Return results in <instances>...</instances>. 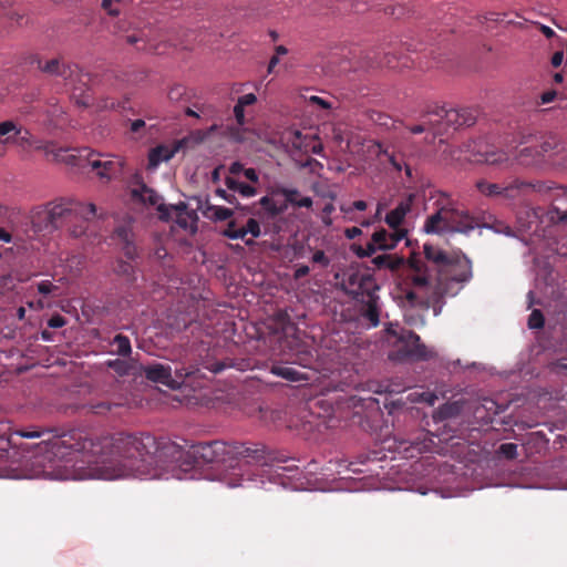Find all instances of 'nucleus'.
I'll return each instance as SVG.
<instances>
[{"mask_svg":"<svg viewBox=\"0 0 567 567\" xmlns=\"http://www.w3.org/2000/svg\"><path fill=\"white\" fill-rule=\"evenodd\" d=\"M53 446L60 461L96 465L106 478L159 477L169 468L166 457L177 452L174 445H161L148 433L93 436L78 429L63 432Z\"/></svg>","mask_w":567,"mask_h":567,"instance_id":"nucleus-1","label":"nucleus"},{"mask_svg":"<svg viewBox=\"0 0 567 567\" xmlns=\"http://www.w3.org/2000/svg\"><path fill=\"white\" fill-rule=\"evenodd\" d=\"M472 278V262L462 252H447L425 243L423 255L413 251L406 259L404 281L411 287L441 297L447 291V282H466Z\"/></svg>","mask_w":567,"mask_h":567,"instance_id":"nucleus-2","label":"nucleus"},{"mask_svg":"<svg viewBox=\"0 0 567 567\" xmlns=\"http://www.w3.org/2000/svg\"><path fill=\"white\" fill-rule=\"evenodd\" d=\"M189 453L197 464H215L221 468H236L243 460L261 466L286 462L285 457L259 442H202L193 445Z\"/></svg>","mask_w":567,"mask_h":567,"instance_id":"nucleus-3","label":"nucleus"},{"mask_svg":"<svg viewBox=\"0 0 567 567\" xmlns=\"http://www.w3.org/2000/svg\"><path fill=\"white\" fill-rule=\"evenodd\" d=\"M54 230L65 228L73 238H91L95 231L91 221L96 215V206L74 198L61 197L48 203Z\"/></svg>","mask_w":567,"mask_h":567,"instance_id":"nucleus-4","label":"nucleus"},{"mask_svg":"<svg viewBox=\"0 0 567 567\" xmlns=\"http://www.w3.org/2000/svg\"><path fill=\"white\" fill-rule=\"evenodd\" d=\"M436 210L424 223L427 234L461 233L470 234L481 226L480 220L461 209L447 194L442 193L435 202Z\"/></svg>","mask_w":567,"mask_h":567,"instance_id":"nucleus-5","label":"nucleus"},{"mask_svg":"<svg viewBox=\"0 0 567 567\" xmlns=\"http://www.w3.org/2000/svg\"><path fill=\"white\" fill-rule=\"evenodd\" d=\"M341 289L347 296L360 303V315L371 327H378L380 323V289L372 275L367 272L353 271L343 279Z\"/></svg>","mask_w":567,"mask_h":567,"instance_id":"nucleus-6","label":"nucleus"},{"mask_svg":"<svg viewBox=\"0 0 567 567\" xmlns=\"http://www.w3.org/2000/svg\"><path fill=\"white\" fill-rule=\"evenodd\" d=\"M9 424L7 422H0V477L11 476V472L13 471L9 462L8 447L14 443V436L23 439H42L37 447L49 453V458L59 460L54 453L55 449L53 446V442L58 436L63 434L60 429L29 426L27 429L16 430L11 435H9Z\"/></svg>","mask_w":567,"mask_h":567,"instance_id":"nucleus-7","label":"nucleus"},{"mask_svg":"<svg viewBox=\"0 0 567 567\" xmlns=\"http://www.w3.org/2000/svg\"><path fill=\"white\" fill-rule=\"evenodd\" d=\"M44 151L47 154H53L56 159L61 158L70 165L82 168L90 166L92 169L97 172V175L101 178L111 179L122 173L123 162L120 158H111V156L107 155L106 159L102 161L100 158L101 155L96 154L89 147L74 148L71 154L62 155V153H66L68 150H55L54 144H48L44 146Z\"/></svg>","mask_w":567,"mask_h":567,"instance_id":"nucleus-8","label":"nucleus"},{"mask_svg":"<svg viewBox=\"0 0 567 567\" xmlns=\"http://www.w3.org/2000/svg\"><path fill=\"white\" fill-rule=\"evenodd\" d=\"M141 371L148 381L161 383L173 390L181 388L195 372L187 368H176L173 375L172 367L163 363L141 365Z\"/></svg>","mask_w":567,"mask_h":567,"instance_id":"nucleus-9","label":"nucleus"},{"mask_svg":"<svg viewBox=\"0 0 567 567\" xmlns=\"http://www.w3.org/2000/svg\"><path fill=\"white\" fill-rule=\"evenodd\" d=\"M27 63L37 65V68L49 75L60 76L69 84H75L76 82L85 83L83 78H87V74H83L78 64L64 63L61 59H51L43 62L39 54H30L27 58Z\"/></svg>","mask_w":567,"mask_h":567,"instance_id":"nucleus-10","label":"nucleus"},{"mask_svg":"<svg viewBox=\"0 0 567 567\" xmlns=\"http://www.w3.org/2000/svg\"><path fill=\"white\" fill-rule=\"evenodd\" d=\"M424 116L429 117L433 136L443 135L449 128H460L457 109L446 110L444 106L430 104L424 110Z\"/></svg>","mask_w":567,"mask_h":567,"instance_id":"nucleus-11","label":"nucleus"},{"mask_svg":"<svg viewBox=\"0 0 567 567\" xmlns=\"http://www.w3.org/2000/svg\"><path fill=\"white\" fill-rule=\"evenodd\" d=\"M475 186L476 189L486 197H503L507 199H514L519 195L525 194L529 189L535 188L534 184L518 178L514 179L513 182L504 186L495 183H489L485 179H480L476 182Z\"/></svg>","mask_w":567,"mask_h":567,"instance_id":"nucleus-12","label":"nucleus"},{"mask_svg":"<svg viewBox=\"0 0 567 567\" xmlns=\"http://www.w3.org/2000/svg\"><path fill=\"white\" fill-rule=\"evenodd\" d=\"M400 341L402 344L395 353L390 354L391 359L429 360L434 355V352L427 349L426 346L421 342L420 336L413 331H403Z\"/></svg>","mask_w":567,"mask_h":567,"instance_id":"nucleus-13","label":"nucleus"},{"mask_svg":"<svg viewBox=\"0 0 567 567\" xmlns=\"http://www.w3.org/2000/svg\"><path fill=\"white\" fill-rule=\"evenodd\" d=\"M464 146L466 147L467 153V155L464 156V159L472 163L502 165L508 161V155L504 151L491 148L482 141H473Z\"/></svg>","mask_w":567,"mask_h":567,"instance_id":"nucleus-14","label":"nucleus"},{"mask_svg":"<svg viewBox=\"0 0 567 567\" xmlns=\"http://www.w3.org/2000/svg\"><path fill=\"white\" fill-rule=\"evenodd\" d=\"M187 145V138L175 141L172 145L159 144L148 152V169H156L163 162L171 161L181 148Z\"/></svg>","mask_w":567,"mask_h":567,"instance_id":"nucleus-15","label":"nucleus"},{"mask_svg":"<svg viewBox=\"0 0 567 567\" xmlns=\"http://www.w3.org/2000/svg\"><path fill=\"white\" fill-rule=\"evenodd\" d=\"M551 223L567 224V187L559 186L555 189L553 204L547 212Z\"/></svg>","mask_w":567,"mask_h":567,"instance_id":"nucleus-16","label":"nucleus"},{"mask_svg":"<svg viewBox=\"0 0 567 567\" xmlns=\"http://www.w3.org/2000/svg\"><path fill=\"white\" fill-rule=\"evenodd\" d=\"M132 197L143 204L156 206L159 213H165L166 207L162 203V197L154 189L150 188L146 184L140 183L131 190Z\"/></svg>","mask_w":567,"mask_h":567,"instance_id":"nucleus-17","label":"nucleus"},{"mask_svg":"<svg viewBox=\"0 0 567 567\" xmlns=\"http://www.w3.org/2000/svg\"><path fill=\"white\" fill-rule=\"evenodd\" d=\"M31 227L34 233H52L54 230L49 205L37 207L30 216Z\"/></svg>","mask_w":567,"mask_h":567,"instance_id":"nucleus-18","label":"nucleus"},{"mask_svg":"<svg viewBox=\"0 0 567 567\" xmlns=\"http://www.w3.org/2000/svg\"><path fill=\"white\" fill-rule=\"evenodd\" d=\"M405 235V230L388 233L385 229H379L373 233L371 238L380 250H390L395 248Z\"/></svg>","mask_w":567,"mask_h":567,"instance_id":"nucleus-19","label":"nucleus"},{"mask_svg":"<svg viewBox=\"0 0 567 567\" xmlns=\"http://www.w3.org/2000/svg\"><path fill=\"white\" fill-rule=\"evenodd\" d=\"M371 264L375 269H389L391 271H395L402 268V276L404 277V267L406 266V260L403 257L392 254H381L372 257Z\"/></svg>","mask_w":567,"mask_h":567,"instance_id":"nucleus-20","label":"nucleus"},{"mask_svg":"<svg viewBox=\"0 0 567 567\" xmlns=\"http://www.w3.org/2000/svg\"><path fill=\"white\" fill-rule=\"evenodd\" d=\"M462 409V403L457 401L444 403L433 413V419L437 423L457 417L461 414Z\"/></svg>","mask_w":567,"mask_h":567,"instance_id":"nucleus-21","label":"nucleus"},{"mask_svg":"<svg viewBox=\"0 0 567 567\" xmlns=\"http://www.w3.org/2000/svg\"><path fill=\"white\" fill-rule=\"evenodd\" d=\"M126 404V400L120 401H97L90 402L84 408L87 409L90 413L96 415H107L116 408H122Z\"/></svg>","mask_w":567,"mask_h":567,"instance_id":"nucleus-22","label":"nucleus"},{"mask_svg":"<svg viewBox=\"0 0 567 567\" xmlns=\"http://www.w3.org/2000/svg\"><path fill=\"white\" fill-rule=\"evenodd\" d=\"M515 159L523 166L536 165L542 161V152L536 146L523 147L517 153Z\"/></svg>","mask_w":567,"mask_h":567,"instance_id":"nucleus-23","label":"nucleus"},{"mask_svg":"<svg viewBox=\"0 0 567 567\" xmlns=\"http://www.w3.org/2000/svg\"><path fill=\"white\" fill-rule=\"evenodd\" d=\"M20 133V125L16 122L8 120L0 122V142L6 146L13 144L16 135Z\"/></svg>","mask_w":567,"mask_h":567,"instance_id":"nucleus-24","label":"nucleus"},{"mask_svg":"<svg viewBox=\"0 0 567 567\" xmlns=\"http://www.w3.org/2000/svg\"><path fill=\"white\" fill-rule=\"evenodd\" d=\"M271 373L292 382L308 380V378L303 373L288 365L274 364L271 367Z\"/></svg>","mask_w":567,"mask_h":567,"instance_id":"nucleus-25","label":"nucleus"},{"mask_svg":"<svg viewBox=\"0 0 567 567\" xmlns=\"http://www.w3.org/2000/svg\"><path fill=\"white\" fill-rule=\"evenodd\" d=\"M116 236L123 243L122 250H123L125 257L131 260L135 259L137 257V249H136V246L131 240L130 231L124 227H120L116 229Z\"/></svg>","mask_w":567,"mask_h":567,"instance_id":"nucleus-26","label":"nucleus"},{"mask_svg":"<svg viewBox=\"0 0 567 567\" xmlns=\"http://www.w3.org/2000/svg\"><path fill=\"white\" fill-rule=\"evenodd\" d=\"M281 193L286 200L295 207L310 208L312 206V199L308 196L301 197L298 189L284 188Z\"/></svg>","mask_w":567,"mask_h":567,"instance_id":"nucleus-27","label":"nucleus"},{"mask_svg":"<svg viewBox=\"0 0 567 567\" xmlns=\"http://www.w3.org/2000/svg\"><path fill=\"white\" fill-rule=\"evenodd\" d=\"M225 184L228 189L239 193L244 197H251L256 194V188L254 186L239 182L230 176L225 178Z\"/></svg>","mask_w":567,"mask_h":567,"instance_id":"nucleus-28","label":"nucleus"},{"mask_svg":"<svg viewBox=\"0 0 567 567\" xmlns=\"http://www.w3.org/2000/svg\"><path fill=\"white\" fill-rule=\"evenodd\" d=\"M204 215L215 221H224L230 219L234 212L227 207L208 205Z\"/></svg>","mask_w":567,"mask_h":567,"instance_id":"nucleus-29","label":"nucleus"},{"mask_svg":"<svg viewBox=\"0 0 567 567\" xmlns=\"http://www.w3.org/2000/svg\"><path fill=\"white\" fill-rule=\"evenodd\" d=\"M221 234L229 239H241L247 246L255 244L252 239H245V231H241V227L237 226V221L235 219H230L228 221L227 227L223 230Z\"/></svg>","mask_w":567,"mask_h":567,"instance_id":"nucleus-30","label":"nucleus"},{"mask_svg":"<svg viewBox=\"0 0 567 567\" xmlns=\"http://www.w3.org/2000/svg\"><path fill=\"white\" fill-rule=\"evenodd\" d=\"M111 346L115 347L113 352L117 355L128 357L132 353L131 341L128 337L122 333H118L113 338Z\"/></svg>","mask_w":567,"mask_h":567,"instance_id":"nucleus-31","label":"nucleus"},{"mask_svg":"<svg viewBox=\"0 0 567 567\" xmlns=\"http://www.w3.org/2000/svg\"><path fill=\"white\" fill-rule=\"evenodd\" d=\"M113 270L117 276L123 277L127 282L133 284L136 280L135 268L127 261L117 260Z\"/></svg>","mask_w":567,"mask_h":567,"instance_id":"nucleus-32","label":"nucleus"},{"mask_svg":"<svg viewBox=\"0 0 567 567\" xmlns=\"http://www.w3.org/2000/svg\"><path fill=\"white\" fill-rule=\"evenodd\" d=\"M126 41L130 44H136L137 42L143 41L144 42V47L142 48V50L147 51V52H153V53H156V54L163 53V51L159 49V44H155L151 40L146 41L144 39V35L140 37V35H136V34H131V35L126 37Z\"/></svg>","mask_w":567,"mask_h":567,"instance_id":"nucleus-33","label":"nucleus"},{"mask_svg":"<svg viewBox=\"0 0 567 567\" xmlns=\"http://www.w3.org/2000/svg\"><path fill=\"white\" fill-rule=\"evenodd\" d=\"M458 112V121H460V127L463 126H472L476 122L477 113L475 110L471 107H462L457 109Z\"/></svg>","mask_w":567,"mask_h":567,"instance_id":"nucleus-34","label":"nucleus"},{"mask_svg":"<svg viewBox=\"0 0 567 567\" xmlns=\"http://www.w3.org/2000/svg\"><path fill=\"white\" fill-rule=\"evenodd\" d=\"M261 208L271 217L278 216L284 212V207L278 206L277 203L269 196H264L259 199Z\"/></svg>","mask_w":567,"mask_h":567,"instance_id":"nucleus-35","label":"nucleus"},{"mask_svg":"<svg viewBox=\"0 0 567 567\" xmlns=\"http://www.w3.org/2000/svg\"><path fill=\"white\" fill-rule=\"evenodd\" d=\"M107 367L115 371L118 375H127L131 372L132 365L121 359L110 360L107 361Z\"/></svg>","mask_w":567,"mask_h":567,"instance_id":"nucleus-36","label":"nucleus"},{"mask_svg":"<svg viewBox=\"0 0 567 567\" xmlns=\"http://www.w3.org/2000/svg\"><path fill=\"white\" fill-rule=\"evenodd\" d=\"M241 231H245V237L250 234L251 239L258 238L261 235V228L259 221L255 218H249L245 226L241 227Z\"/></svg>","mask_w":567,"mask_h":567,"instance_id":"nucleus-37","label":"nucleus"},{"mask_svg":"<svg viewBox=\"0 0 567 567\" xmlns=\"http://www.w3.org/2000/svg\"><path fill=\"white\" fill-rule=\"evenodd\" d=\"M559 145V142L556 136L551 135L545 138L540 145H538L539 152H542V158L545 154L555 151Z\"/></svg>","mask_w":567,"mask_h":567,"instance_id":"nucleus-38","label":"nucleus"},{"mask_svg":"<svg viewBox=\"0 0 567 567\" xmlns=\"http://www.w3.org/2000/svg\"><path fill=\"white\" fill-rule=\"evenodd\" d=\"M378 246L371 239L369 243L365 244V246H359L354 252L358 257L364 258V257H372L377 250Z\"/></svg>","mask_w":567,"mask_h":567,"instance_id":"nucleus-39","label":"nucleus"},{"mask_svg":"<svg viewBox=\"0 0 567 567\" xmlns=\"http://www.w3.org/2000/svg\"><path fill=\"white\" fill-rule=\"evenodd\" d=\"M545 319L540 310L534 309L528 318L529 329H542L544 327Z\"/></svg>","mask_w":567,"mask_h":567,"instance_id":"nucleus-40","label":"nucleus"},{"mask_svg":"<svg viewBox=\"0 0 567 567\" xmlns=\"http://www.w3.org/2000/svg\"><path fill=\"white\" fill-rule=\"evenodd\" d=\"M308 101L311 105L318 106L322 110H332L336 104V101L327 100L318 95L309 96Z\"/></svg>","mask_w":567,"mask_h":567,"instance_id":"nucleus-41","label":"nucleus"},{"mask_svg":"<svg viewBox=\"0 0 567 567\" xmlns=\"http://www.w3.org/2000/svg\"><path fill=\"white\" fill-rule=\"evenodd\" d=\"M13 143L22 147L30 146L32 144V134L28 130L20 126V133L16 135Z\"/></svg>","mask_w":567,"mask_h":567,"instance_id":"nucleus-42","label":"nucleus"},{"mask_svg":"<svg viewBox=\"0 0 567 567\" xmlns=\"http://www.w3.org/2000/svg\"><path fill=\"white\" fill-rule=\"evenodd\" d=\"M403 218L399 216L394 210H390L385 216V223L395 230H401L399 227L402 224Z\"/></svg>","mask_w":567,"mask_h":567,"instance_id":"nucleus-43","label":"nucleus"},{"mask_svg":"<svg viewBox=\"0 0 567 567\" xmlns=\"http://www.w3.org/2000/svg\"><path fill=\"white\" fill-rule=\"evenodd\" d=\"M313 264L319 265L322 268H327L330 265V258L323 250H316L311 257Z\"/></svg>","mask_w":567,"mask_h":567,"instance_id":"nucleus-44","label":"nucleus"},{"mask_svg":"<svg viewBox=\"0 0 567 567\" xmlns=\"http://www.w3.org/2000/svg\"><path fill=\"white\" fill-rule=\"evenodd\" d=\"M186 94V87L177 84L171 87L168 92V99L174 102H178L184 99V95Z\"/></svg>","mask_w":567,"mask_h":567,"instance_id":"nucleus-45","label":"nucleus"},{"mask_svg":"<svg viewBox=\"0 0 567 567\" xmlns=\"http://www.w3.org/2000/svg\"><path fill=\"white\" fill-rule=\"evenodd\" d=\"M499 452L509 460H513L517 455V445L514 443H503L499 446Z\"/></svg>","mask_w":567,"mask_h":567,"instance_id":"nucleus-46","label":"nucleus"},{"mask_svg":"<svg viewBox=\"0 0 567 567\" xmlns=\"http://www.w3.org/2000/svg\"><path fill=\"white\" fill-rule=\"evenodd\" d=\"M421 117L423 120V122L421 124L412 125L409 127V131L412 134H421L425 131H432V128L430 127V124H429V117L424 116V112L422 113Z\"/></svg>","mask_w":567,"mask_h":567,"instance_id":"nucleus-47","label":"nucleus"},{"mask_svg":"<svg viewBox=\"0 0 567 567\" xmlns=\"http://www.w3.org/2000/svg\"><path fill=\"white\" fill-rule=\"evenodd\" d=\"M56 289V286H54L50 280H42L38 284V291L41 295H50Z\"/></svg>","mask_w":567,"mask_h":567,"instance_id":"nucleus-48","label":"nucleus"},{"mask_svg":"<svg viewBox=\"0 0 567 567\" xmlns=\"http://www.w3.org/2000/svg\"><path fill=\"white\" fill-rule=\"evenodd\" d=\"M334 212V205L332 203H328L324 205V207L322 208V221L326 224V225H331V219H330V215Z\"/></svg>","mask_w":567,"mask_h":567,"instance_id":"nucleus-49","label":"nucleus"},{"mask_svg":"<svg viewBox=\"0 0 567 567\" xmlns=\"http://www.w3.org/2000/svg\"><path fill=\"white\" fill-rule=\"evenodd\" d=\"M66 323V320L64 317L60 316V315H54L52 316L49 321H48V326L50 328H62L64 324Z\"/></svg>","mask_w":567,"mask_h":567,"instance_id":"nucleus-50","label":"nucleus"},{"mask_svg":"<svg viewBox=\"0 0 567 567\" xmlns=\"http://www.w3.org/2000/svg\"><path fill=\"white\" fill-rule=\"evenodd\" d=\"M244 106L239 105L238 103H236V105L234 106V115H235V118H236V122L238 125H244L245 124V112H244Z\"/></svg>","mask_w":567,"mask_h":567,"instance_id":"nucleus-51","label":"nucleus"},{"mask_svg":"<svg viewBox=\"0 0 567 567\" xmlns=\"http://www.w3.org/2000/svg\"><path fill=\"white\" fill-rule=\"evenodd\" d=\"M257 101V97L254 93H248L243 96H240L237 101V103L241 106H248L254 104Z\"/></svg>","mask_w":567,"mask_h":567,"instance_id":"nucleus-52","label":"nucleus"},{"mask_svg":"<svg viewBox=\"0 0 567 567\" xmlns=\"http://www.w3.org/2000/svg\"><path fill=\"white\" fill-rule=\"evenodd\" d=\"M216 195L225 199L229 204H237V198L234 194L227 193V190L223 188L216 189Z\"/></svg>","mask_w":567,"mask_h":567,"instance_id":"nucleus-53","label":"nucleus"},{"mask_svg":"<svg viewBox=\"0 0 567 567\" xmlns=\"http://www.w3.org/2000/svg\"><path fill=\"white\" fill-rule=\"evenodd\" d=\"M309 271H310V268L309 266L307 265H300L297 267V269L295 270V274H293V278L296 280H299L301 278H305L306 276L309 275Z\"/></svg>","mask_w":567,"mask_h":567,"instance_id":"nucleus-54","label":"nucleus"},{"mask_svg":"<svg viewBox=\"0 0 567 567\" xmlns=\"http://www.w3.org/2000/svg\"><path fill=\"white\" fill-rule=\"evenodd\" d=\"M404 298L411 306L420 303L419 296L414 290H408Z\"/></svg>","mask_w":567,"mask_h":567,"instance_id":"nucleus-55","label":"nucleus"},{"mask_svg":"<svg viewBox=\"0 0 567 567\" xmlns=\"http://www.w3.org/2000/svg\"><path fill=\"white\" fill-rule=\"evenodd\" d=\"M389 161H390L391 165L393 166V168L396 169L398 172H400L405 164V163H403L402 158L396 155H391L389 157Z\"/></svg>","mask_w":567,"mask_h":567,"instance_id":"nucleus-56","label":"nucleus"},{"mask_svg":"<svg viewBox=\"0 0 567 567\" xmlns=\"http://www.w3.org/2000/svg\"><path fill=\"white\" fill-rule=\"evenodd\" d=\"M555 97H556V91L550 90V91L544 92L540 95V104H548V103L553 102L555 100Z\"/></svg>","mask_w":567,"mask_h":567,"instance_id":"nucleus-57","label":"nucleus"},{"mask_svg":"<svg viewBox=\"0 0 567 567\" xmlns=\"http://www.w3.org/2000/svg\"><path fill=\"white\" fill-rule=\"evenodd\" d=\"M401 218L404 219L406 213L410 210V204L409 203H400L394 209H393Z\"/></svg>","mask_w":567,"mask_h":567,"instance_id":"nucleus-58","label":"nucleus"},{"mask_svg":"<svg viewBox=\"0 0 567 567\" xmlns=\"http://www.w3.org/2000/svg\"><path fill=\"white\" fill-rule=\"evenodd\" d=\"M243 173H244L245 177L247 179H249L250 182L258 183L259 176H258L256 169H254V168H245Z\"/></svg>","mask_w":567,"mask_h":567,"instance_id":"nucleus-59","label":"nucleus"},{"mask_svg":"<svg viewBox=\"0 0 567 567\" xmlns=\"http://www.w3.org/2000/svg\"><path fill=\"white\" fill-rule=\"evenodd\" d=\"M145 126V122L141 118L131 122L130 130L133 133H138Z\"/></svg>","mask_w":567,"mask_h":567,"instance_id":"nucleus-60","label":"nucleus"},{"mask_svg":"<svg viewBox=\"0 0 567 567\" xmlns=\"http://www.w3.org/2000/svg\"><path fill=\"white\" fill-rule=\"evenodd\" d=\"M421 396H422V401H424L429 405H433L435 403V401L437 400L436 394L431 393V392H424L421 394Z\"/></svg>","mask_w":567,"mask_h":567,"instance_id":"nucleus-61","label":"nucleus"},{"mask_svg":"<svg viewBox=\"0 0 567 567\" xmlns=\"http://www.w3.org/2000/svg\"><path fill=\"white\" fill-rule=\"evenodd\" d=\"M564 53L561 51H557L551 56V64L555 68H558L563 63Z\"/></svg>","mask_w":567,"mask_h":567,"instance_id":"nucleus-62","label":"nucleus"},{"mask_svg":"<svg viewBox=\"0 0 567 567\" xmlns=\"http://www.w3.org/2000/svg\"><path fill=\"white\" fill-rule=\"evenodd\" d=\"M244 165L239 162H234L230 166H229V173L231 175H238L239 173L244 172Z\"/></svg>","mask_w":567,"mask_h":567,"instance_id":"nucleus-63","label":"nucleus"},{"mask_svg":"<svg viewBox=\"0 0 567 567\" xmlns=\"http://www.w3.org/2000/svg\"><path fill=\"white\" fill-rule=\"evenodd\" d=\"M554 365L557 371L567 370V359H560Z\"/></svg>","mask_w":567,"mask_h":567,"instance_id":"nucleus-64","label":"nucleus"}]
</instances>
